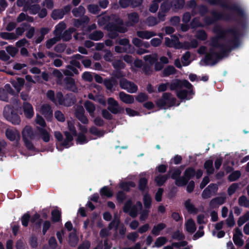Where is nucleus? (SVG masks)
<instances>
[{"mask_svg": "<svg viewBox=\"0 0 249 249\" xmlns=\"http://www.w3.org/2000/svg\"><path fill=\"white\" fill-rule=\"evenodd\" d=\"M30 219L31 215L29 212L24 213L21 217L22 225L24 227H27L28 226Z\"/></svg>", "mask_w": 249, "mask_h": 249, "instance_id": "obj_54", "label": "nucleus"}, {"mask_svg": "<svg viewBox=\"0 0 249 249\" xmlns=\"http://www.w3.org/2000/svg\"><path fill=\"white\" fill-rule=\"evenodd\" d=\"M5 135L7 138L12 142L18 140L20 138V133L17 130L7 129L5 131Z\"/></svg>", "mask_w": 249, "mask_h": 249, "instance_id": "obj_14", "label": "nucleus"}, {"mask_svg": "<svg viewBox=\"0 0 249 249\" xmlns=\"http://www.w3.org/2000/svg\"><path fill=\"white\" fill-rule=\"evenodd\" d=\"M85 11L84 7L80 5L77 8H73L72 10V13L74 17H79L84 14Z\"/></svg>", "mask_w": 249, "mask_h": 249, "instance_id": "obj_49", "label": "nucleus"}, {"mask_svg": "<svg viewBox=\"0 0 249 249\" xmlns=\"http://www.w3.org/2000/svg\"><path fill=\"white\" fill-rule=\"evenodd\" d=\"M172 238L178 241L183 240L185 238V236L182 231H180L179 230H177L172 234Z\"/></svg>", "mask_w": 249, "mask_h": 249, "instance_id": "obj_53", "label": "nucleus"}, {"mask_svg": "<svg viewBox=\"0 0 249 249\" xmlns=\"http://www.w3.org/2000/svg\"><path fill=\"white\" fill-rule=\"evenodd\" d=\"M66 28V24L63 21L59 22L55 27L54 32H55V35H57L58 34H61L63 31L65 30Z\"/></svg>", "mask_w": 249, "mask_h": 249, "instance_id": "obj_56", "label": "nucleus"}, {"mask_svg": "<svg viewBox=\"0 0 249 249\" xmlns=\"http://www.w3.org/2000/svg\"><path fill=\"white\" fill-rule=\"evenodd\" d=\"M176 71V69L173 66L169 65L163 70L162 71L163 76L168 77L170 75L174 74Z\"/></svg>", "mask_w": 249, "mask_h": 249, "instance_id": "obj_39", "label": "nucleus"}, {"mask_svg": "<svg viewBox=\"0 0 249 249\" xmlns=\"http://www.w3.org/2000/svg\"><path fill=\"white\" fill-rule=\"evenodd\" d=\"M210 13L212 15L211 17L206 16L203 18L204 22L208 26L212 25L221 20L230 21L233 19V17L231 14H224L215 10H212Z\"/></svg>", "mask_w": 249, "mask_h": 249, "instance_id": "obj_4", "label": "nucleus"}, {"mask_svg": "<svg viewBox=\"0 0 249 249\" xmlns=\"http://www.w3.org/2000/svg\"><path fill=\"white\" fill-rule=\"evenodd\" d=\"M135 99L138 102L143 103L148 99V96L144 92H140L135 97Z\"/></svg>", "mask_w": 249, "mask_h": 249, "instance_id": "obj_61", "label": "nucleus"}, {"mask_svg": "<svg viewBox=\"0 0 249 249\" xmlns=\"http://www.w3.org/2000/svg\"><path fill=\"white\" fill-rule=\"evenodd\" d=\"M166 227V224L163 223H159L153 227L151 231V233L155 236H158L160 234V231L165 229Z\"/></svg>", "mask_w": 249, "mask_h": 249, "instance_id": "obj_34", "label": "nucleus"}, {"mask_svg": "<svg viewBox=\"0 0 249 249\" xmlns=\"http://www.w3.org/2000/svg\"><path fill=\"white\" fill-rule=\"evenodd\" d=\"M89 21V17L87 16H85L79 19H74L73 21V25L76 28H79L84 24L88 23Z\"/></svg>", "mask_w": 249, "mask_h": 249, "instance_id": "obj_37", "label": "nucleus"}, {"mask_svg": "<svg viewBox=\"0 0 249 249\" xmlns=\"http://www.w3.org/2000/svg\"><path fill=\"white\" fill-rule=\"evenodd\" d=\"M43 223V219H40L37 220L35 223H32L31 227L32 228L33 231L36 232H41V225Z\"/></svg>", "mask_w": 249, "mask_h": 249, "instance_id": "obj_50", "label": "nucleus"}, {"mask_svg": "<svg viewBox=\"0 0 249 249\" xmlns=\"http://www.w3.org/2000/svg\"><path fill=\"white\" fill-rule=\"evenodd\" d=\"M22 139L26 147L29 150H34L35 147L30 140H34L36 134L32 127L26 125L22 131Z\"/></svg>", "mask_w": 249, "mask_h": 249, "instance_id": "obj_6", "label": "nucleus"}, {"mask_svg": "<svg viewBox=\"0 0 249 249\" xmlns=\"http://www.w3.org/2000/svg\"><path fill=\"white\" fill-rule=\"evenodd\" d=\"M51 221L53 223H55L61 221V211L55 209L51 212Z\"/></svg>", "mask_w": 249, "mask_h": 249, "instance_id": "obj_29", "label": "nucleus"}, {"mask_svg": "<svg viewBox=\"0 0 249 249\" xmlns=\"http://www.w3.org/2000/svg\"><path fill=\"white\" fill-rule=\"evenodd\" d=\"M171 96L172 94L170 92L163 93L161 97L156 101L157 106L161 109H165L166 107H170L175 106L177 99Z\"/></svg>", "mask_w": 249, "mask_h": 249, "instance_id": "obj_7", "label": "nucleus"}, {"mask_svg": "<svg viewBox=\"0 0 249 249\" xmlns=\"http://www.w3.org/2000/svg\"><path fill=\"white\" fill-rule=\"evenodd\" d=\"M29 243L32 249H36L38 246L37 237L34 235H32L29 238Z\"/></svg>", "mask_w": 249, "mask_h": 249, "instance_id": "obj_59", "label": "nucleus"}, {"mask_svg": "<svg viewBox=\"0 0 249 249\" xmlns=\"http://www.w3.org/2000/svg\"><path fill=\"white\" fill-rule=\"evenodd\" d=\"M126 194L123 191H119L116 194V198L120 204H123L126 198Z\"/></svg>", "mask_w": 249, "mask_h": 249, "instance_id": "obj_46", "label": "nucleus"}, {"mask_svg": "<svg viewBox=\"0 0 249 249\" xmlns=\"http://www.w3.org/2000/svg\"><path fill=\"white\" fill-rule=\"evenodd\" d=\"M100 194L103 198L105 197L110 198L113 196V192L112 190L109 189L108 186H105L101 188L100 190Z\"/></svg>", "mask_w": 249, "mask_h": 249, "instance_id": "obj_32", "label": "nucleus"}, {"mask_svg": "<svg viewBox=\"0 0 249 249\" xmlns=\"http://www.w3.org/2000/svg\"><path fill=\"white\" fill-rule=\"evenodd\" d=\"M41 112L47 121H51L52 120L53 117V111L50 105H43L41 107Z\"/></svg>", "mask_w": 249, "mask_h": 249, "instance_id": "obj_10", "label": "nucleus"}, {"mask_svg": "<svg viewBox=\"0 0 249 249\" xmlns=\"http://www.w3.org/2000/svg\"><path fill=\"white\" fill-rule=\"evenodd\" d=\"M241 173L240 171L236 170L232 172L229 176L228 179L230 181L232 182L236 181L240 178Z\"/></svg>", "mask_w": 249, "mask_h": 249, "instance_id": "obj_51", "label": "nucleus"}, {"mask_svg": "<svg viewBox=\"0 0 249 249\" xmlns=\"http://www.w3.org/2000/svg\"><path fill=\"white\" fill-rule=\"evenodd\" d=\"M37 129L39 132V135L43 141L45 142H48L50 140V135L47 130L42 127H37Z\"/></svg>", "mask_w": 249, "mask_h": 249, "instance_id": "obj_23", "label": "nucleus"}, {"mask_svg": "<svg viewBox=\"0 0 249 249\" xmlns=\"http://www.w3.org/2000/svg\"><path fill=\"white\" fill-rule=\"evenodd\" d=\"M142 205L141 201H138L136 204L132 206L129 214L132 218H135L138 215V211H142Z\"/></svg>", "mask_w": 249, "mask_h": 249, "instance_id": "obj_17", "label": "nucleus"}, {"mask_svg": "<svg viewBox=\"0 0 249 249\" xmlns=\"http://www.w3.org/2000/svg\"><path fill=\"white\" fill-rule=\"evenodd\" d=\"M167 242V239L165 237L160 236L157 238L155 245L152 246V248L157 247L160 248Z\"/></svg>", "mask_w": 249, "mask_h": 249, "instance_id": "obj_52", "label": "nucleus"}, {"mask_svg": "<svg viewBox=\"0 0 249 249\" xmlns=\"http://www.w3.org/2000/svg\"><path fill=\"white\" fill-rule=\"evenodd\" d=\"M119 98L124 103L131 104L134 102V98L133 95L126 94L124 91H121L119 93Z\"/></svg>", "mask_w": 249, "mask_h": 249, "instance_id": "obj_18", "label": "nucleus"}, {"mask_svg": "<svg viewBox=\"0 0 249 249\" xmlns=\"http://www.w3.org/2000/svg\"><path fill=\"white\" fill-rule=\"evenodd\" d=\"M190 27L192 29H195L198 27H202V24L200 23L199 18H194L190 23Z\"/></svg>", "mask_w": 249, "mask_h": 249, "instance_id": "obj_57", "label": "nucleus"}, {"mask_svg": "<svg viewBox=\"0 0 249 249\" xmlns=\"http://www.w3.org/2000/svg\"><path fill=\"white\" fill-rule=\"evenodd\" d=\"M143 196V203L144 208L146 209H149L151 207L152 204V198L149 193L142 194Z\"/></svg>", "mask_w": 249, "mask_h": 249, "instance_id": "obj_33", "label": "nucleus"}, {"mask_svg": "<svg viewBox=\"0 0 249 249\" xmlns=\"http://www.w3.org/2000/svg\"><path fill=\"white\" fill-rule=\"evenodd\" d=\"M189 181L185 178L184 176L180 177L175 180V184L178 187H182L186 186Z\"/></svg>", "mask_w": 249, "mask_h": 249, "instance_id": "obj_48", "label": "nucleus"}, {"mask_svg": "<svg viewBox=\"0 0 249 249\" xmlns=\"http://www.w3.org/2000/svg\"><path fill=\"white\" fill-rule=\"evenodd\" d=\"M22 107L25 116L28 119L32 118L34 115L32 105L28 102H25L23 103Z\"/></svg>", "mask_w": 249, "mask_h": 249, "instance_id": "obj_12", "label": "nucleus"}, {"mask_svg": "<svg viewBox=\"0 0 249 249\" xmlns=\"http://www.w3.org/2000/svg\"><path fill=\"white\" fill-rule=\"evenodd\" d=\"M196 175L195 169L193 167H189L186 169L184 172L183 176L189 181L193 178Z\"/></svg>", "mask_w": 249, "mask_h": 249, "instance_id": "obj_30", "label": "nucleus"}, {"mask_svg": "<svg viewBox=\"0 0 249 249\" xmlns=\"http://www.w3.org/2000/svg\"><path fill=\"white\" fill-rule=\"evenodd\" d=\"M196 9L197 11H198V13L202 17H205V15L209 12L208 8L204 4L198 5Z\"/></svg>", "mask_w": 249, "mask_h": 249, "instance_id": "obj_45", "label": "nucleus"}, {"mask_svg": "<svg viewBox=\"0 0 249 249\" xmlns=\"http://www.w3.org/2000/svg\"><path fill=\"white\" fill-rule=\"evenodd\" d=\"M219 39H222L221 38L218 37L216 35V37L213 38L212 39L211 45L212 47L214 48L219 49L220 48H223L226 46V44L219 42Z\"/></svg>", "mask_w": 249, "mask_h": 249, "instance_id": "obj_42", "label": "nucleus"}, {"mask_svg": "<svg viewBox=\"0 0 249 249\" xmlns=\"http://www.w3.org/2000/svg\"><path fill=\"white\" fill-rule=\"evenodd\" d=\"M76 102V99L72 94H67L65 95L64 104L63 106L65 107H71L74 105Z\"/></svg>", "mask_w": 249, "mask_h": 249, "instance_id": "obj_28", "label": "nucleus"}, {"mask_svg": "<svg viewBox=\"0 0 249 249\" xmlns=\"http://www.w3.org/2000/svg\"><path fill=\"white\" fill-rule=\"evenodd\" d=\"M219 49L221 50L219 52H215L213 48L209 49V53L206 54L203 59L205 65H209L210 61H211V65L212 66L215 65L223 57L227 56L232 50V48H231V46L229 44H226V46Z\"/></svg>", "mask_w": 249, "mask_h": 249, "instance_id": "obj_2", "label": "nucleus"}, {"mask_svg": "<svg viewBox=\"0 0 249 249\" xmlns=\"http://www.w3.org/2000/svg\"><path fill=\"white\" fill-rule=\"evenodd\" d=\"M184 206L188 212L190 214H196L198 213V209L195 205L191 203V199H188L184 203Z\"/></svg>", "mask_w": 249, "mask_h": 249, "instance_id": "obj_25", "label": "nucleus"}, {"mask_svg": "<svg viewBox=\"0 0 249 249\" xmlns=\"http://www.w3.org/2000/svg\"><path fill=\"white\" fill-rule=\"evenodd\" d=\"M128 19L131 26H134L139 21V16L137 12H132L128 14Z\"/></svg>", "mask_w": 249, "mask_h": 249, "instance_id": "obj_31", "label": "nucleus"}, {"mask_svg": "<svg viewBox=\"0 0 249 249\" xmlns=\"http://www.w3.org/2000/svg\"><path fill=\"white\" fill-rule=\"evenodd\" d=\"M172 4V9L175 12L182 9L185 4L184 0H170Z\"/></svg>", "mask_w": 249, "mask_h": 249, "instance_id": "obj_21", "label": "nucleus"}, {"mask_svg": "<svg viewBox=\"0 0 249 249\" xmlns=\"http://www.w3.org/2000/svg\"><path fill=\"white\" fill-rule=\"evenodd\" d=\"M172 37V42L174 45V48L176 49H180L183 48V45L179 41L178 36L176 35L171 36Z\"/></svg>", "mask_w": 249, "mask_h": 249, "instance_id": "obj_47", "label": "nucleus"}, {"mask_svg": "<svg viewBox=\"0 0 249 249\" xmlns=\"http://www.w3.org/2000/svg\"><path fill=\"white\" fill-rule=\"evenodd\" d=\"M21 108L20 107L14 108L13 106L7 105L3 109V116L7 121L11 122L12 124L15 125L18 124L21 120L20 116L18 114V112Z\"/></svg>", "mask_w": 249, "mask_h": 249, "instance_id": "obj_5", "label": "nucleus"}, {"mask_svg": "<svg viewBox=\"0 0 249 249\" xmlns=\"http://www.w3.org/2000/svg\"><path fill=\"white\" fill-rule=\"evenodd\" d=\"M137 35L140 38L149 39L156 36V34L154 32L149 31H139L137 32Z\"/></svg>", "mask_w": 249, "mask_h": 249, "instance_id": "obj_22", "label": "nucleus"}, {"mask_svg": "<svg viewBox=\"0 0 249 249\" xmlns=\"http://www.w3.org/2000/svg\"><path fill=\"white\" fill-rule=\"evenodd\" d=\"M119 84L122 89H125L130 93H136L138 89V86L134 82L128 81L126 78L121 79Z\"/></svg>", "mask_w": 249, "mask_h": 249, "instance_id": "obj_9", "label": "nucleus"}, {"mask_svg": "<svg viewBox=\"0 0 249 249\" xmlns=\"http://www.w3.org/2000/svg\"><path fill=\"white\" fill-rule=\"evenodd\" d=\"M181 174V171L180 168L174 167L173 169V172L170 176V178L174 180H176L178 178L180 177Z\"/></svg>", "mask_w": 249, "mask_h": 249, "instance_id": "obj_64", "label": "nucleus"}, {"mask_svg": "<svg viewBox=\"0 0 249 249\" xmlns=\"http://www.w3.org/2000/svg\"><path fill=\"white\" fill-rule=\"evenodd\" d=\"M64 134L66 138L61 143V145L66 148H68L73 145V143L72 142L73 140V136L67 131H64Z\"/></svg>", "mask_w": 249, "mask_h": 249, "instance_id": "obj_15", "label": "nucleus"}, {"mask_svg": "<svg viewBox=\"0 0 249 249\" xmlns=\"http://www.w3.org/2000/svg\"><path fill=\"white\" fill-rule=\"evenodd\" d=\"M148 179L145 177L141 178L138 181V189L142 193H149V187Z\"/></svg>", "mask_w": 249, "mask_h": 249, "instance_id": "obj_11", "label": "nucleus"}, {"mask_svg": "<svg viewBox=\"0 0 249 249\" xmlns=\"http://www.w3.org/2000/svg\"><path fill=\"white\" fill-rule=\"evenodd\" d=\"M77 138L76 139V142L77 143L83 144L88 142V140H87L85 134L79 133L78 134H77Z\"/></svg>", "mask_w": 249, "mask_h": 249, "instance_id": "obj_63", "label": "nucleus"}, {"mask_svg": "<svg viewBox=\"0 0 249 249\" xmlns=\"http://www.w3.org/2000/svg\"><path fill=\"white\" fill-rule=\"evenodd\" d=\"M84 107L87 111L89 113L90 116L93 117L94 116V113L95 110V106L94 104L91 101L87 100L85 102Z\"/></svg>", "mask_w": 249, "mask_h": 249, "instance_id": "obj_27", "label": "nucleus"}, {"mask_svg": "<svg viewBox=\"0 0 249 249\" xmlns=\"http://www.w3.org/2000/svg\"><path fill=\"white\" fill-rule=\"evenodd\" d=\"M213 32L222 40H227V44L231 46L232 50L238 48L240 45L239 31L234 27L223 28L221 26H215L213 29Z\"/></svg>", "mask_w": 249, "mask_h": 249, "instance_id": "obj_1", "label": "nucleus"}, {"mask_svg": "<svg viewBox=\"0 0 249 249\" xmlns=\"http://www.w3.org/2000/svg\"><path fill=\"white\" fill-rule=\"evenodd\" d=\"M76 29L73 27H70L65 30L61 36V38L64 41H69L72 38V34L75 32Z\"/></svg>", "mask_w": 249, "mask_h": 249, "instance_id": "obj_24", "label": "nucleus"}, {"mask_svg": "<svg viewBox=\"0 0 249 249\" xmlns=\"http://www.w3.org/2000/svg\"><path fill=\"white\" fill-rule=\"evenodd\" d=\"M89 132L92 135L97 136L99 137H102L104 135V132L103 131H100L97 127L94 126H91L89 128Z\"/></svg>", "mask_w": 249, "mask_h": 249, "instance_id": "obj_62", "label": "nucleus"}, {"mask_svg": "<svg viewBox=\"0 0 249 249\" xmlns=\"http://www.w3.org/2000/svg\"><path fill=\"white\" fill-rule=\"evenodd\" d=\"M136 187V184L132 181H122L119 184V187L124 192H129L130 187L134 188Z\"/></svg>", "mask_w": 249, "mask_h": 249, "instance_id": "obj_19", "label": "nucleus"}, {"mask_svg": "<svg viewBox=\"0 0 249 249\" xmlns=\"http://www.w3.org/2000/svg\"><path fill=\"white\" fill-rule=\"evenodd\" d=\"M64 16V13L60 9L53 10L51 14V17L54 20L62 19Z\"/></svg>", "mask_w": 249, "mask_h": 249, "instance_id": "obj_40", "label": "nucleus"}, {"mask_svg": "<svg viewBox=\"0 0 249 249\" xmlns=\"http://www.w3.org/2000/svg\"><path fill=\"white\" fill-rule=\"evenodd\" d=\"M238 204L240 206L249 208V200L245 196L242 195L239 197Z\"/></svg>", "mask_w": 249, "mask_h": 249, "instance_id": "obj_55", "label": "nucleus"}, {"mask_svg": "<svg viewBox=\"0 0 249 249\" xmlns=\"http://www.w3.org/2000/svg\"><path fill=\"white\" fill-rule=\"evenodd\" d=\"M118 84L116 78L112 77L110 79H105L104 80V84L107 89L112 90L114 86H116Z\"/></svg>", "mask_w": 249, "mask_h": 249, "instance_id": "obj_26", "label": "nucleus"}, {"mask_svg": "<svg viewBox=\"0 0 249 249\" xmlns=\"http://www.w3.org/2000/svg\"><path fill=\"white\" fill-rule=\"evenodd\" d=\"M116 21L117 23L108 22L105 26V29L108 32V37L112 39L118 37L119 33H124L127 31L126 28L122 26L124 21L122 19L118 18Z\"/></svg>", "mask_w": 249, "mask_h": 249, "instance_id": "obj_3", "label": "nucleus"}, {"mask_svg": "<svg viewBox=\"0 0 249 249\" xmlns=\"http://www.w3.org/2000/svg\"><path fill=\"white\" fill-rule=\"evenodd\" d=\"M204 167L206 170L207 173L210 175L213 174L214 171L213 167V161L212 160H208L205 161Z\"/></svg>", "mask_w": 249, "mask_h": 249, "instance_id": "obj_36", "label": "nucleus"}, {"mask_svg": "<svg viewBox=\"0 0 249 249\" xmlns=\"http://www.w3.org/2000/svg\"><path fill=\"white\" fill-rule=\"evenodd\" d=\"M171 171H169L168 174L163 175H159L156 177L155 181L158 186L160 187L162 186L167 180L170 178L169 174Z\"/></svg>", "mask_w": 249, "mask_h": 249, "instance_id": "obj_20", "label": "nucleus"}, {"mask_svg": "<svg viewBox=\"0 0 249 249\" xmlns=\"http://www.w3.org/2000/svg\"><path fill=\"white\" fill-rule=\"evenodd\" d=\"M1 38L6 40H16L18 36L14 33L1 32L0 33Z\"/></svg>", "mask_w": 249, "mask_h": 249, "instance_id": "obj_43", "label": "nucleus"}, {"mask_svg": "<svg viewBox=\"0 0 249 249\" xmlns=\"http://www.w3.org/2000/svg\"><path fill=\"white\" fill-rule=\"evenodd\" d=\"M171 90L178 91L179 89L185 87L187 89H193V86L187 80H180L175 79L169 83Z\"/></svg>", "mask_w": 249, "mask_h": 249, "instance_id": "obj_8", "label": "nucleus"}, {"mask_svg": "<svg viewBox=\"0 0 249 249\" xmlns=\"http://www.w3.org/2000/svg\"><path fill=\"white\" fill-rule=\"evenodd\" d=\"M186 230L187 232L193 233L196 231V226L194 221L192 219H189L185 225Z\"/></svg>", "mask_w": 249, "mask_h": 249, "instance_id": "obj_35", "label": "nucleus"}, {"mask_svg": "<svg viewBox=\"0 0 249 249\" xmlns=\"http://www.w3.org/2000/svg\"><path fill=\"white\" fill-rule=\"evenodd\" d=\"M88 9L90 13L94 15L98 14L100 11V9L99 6L94 4H91L89 5L88 6Z\"/></svg>", "mask_w": 249, "mask_h": 249, "instance_id": "obj_60", "label": "nucleus"}, {"mask_svg": "<svg viewBox=\"0 0 249 249\" xmlns=\"http://www.w3.org/2000/svg\"><path fill=\"white\" fill-rule=\"evenodd\" d=\"M170 0H165L160 4V10L163 13H168L172 9V4H171Z\"/></svg>", "mask_w": 249, "mask_h": 249, "instance_id": "obj_38", "label": "nucleus"}, {"mask_svg": "<svg viewBox=\"0 0 249 249\" xmlns=\"http://www.w3.org/2000/svg\"><path fill=\"white\" fill-rule=\"evenodd\" d=\"M69 244L71 247H75L78 242V238L75 233L71 232L69 234Z\"/></svg>", "mask_w": 249, "mask_h": 249, "instance_id": "obj_44", "label": "nucleus"}, {"mask_svg": "<svg viewBox=\"0 0 249 249\" xmlns=\"http://www.w3.org/2000/svg\"><path fill=\"white\" fill-rule=\"evenodd\" d=\"M75 117L83 124H86L89 123V120L85 115V110L83 107H81L76 110Z\"/></svg>", "mask_w": 249, "mask_h": 249, "instance_id": "obj_16", "label": "nucleus"}, {"mask_svg": "<svg viewBox=\"0 0 249 249\" xmlns=\"http://www.w3.org/2000/svg\"><path fill=\"white\" fill-rule=\"evenodd\" d=\"M104 36V34L101 31H95L89 35L91 40L98 41L101 40Z\"/></svg>", "mask_w": 249, "mask_h": 249, "instance_id": "obj_41", "label": "nucleus"}, {"mask_svg": "<svg viewBox=\"0 0 249 249\" xmlns=\"http://www.w3.org/2000/svg\"><path fill=\"white\" fill-rule=\"evenodd\" d=\"M112 66L116 70H121L124 68L125 65L121 60H116L112 62Z\"/></svg>", "mask_w": 249, "mask_h": 249, "instance_id": "obj_58", "label": "nucleus"}, {"mask_svg": "<svg viewBox=\"0 0 249 249\" xmlns=\"http://www.w3.org/2000/svg\"><path fill=\"white\" fill-rule=\"evenodd\" d=\"M189 90L186 89L179 90L176 92V95L178 98L181 100H189L191 98V97L188 96L192 94H194L193 89H188Z\"/></svg>", "mask_w": 249, "mask_h": 249, "instance_id": "obj_13", "label": "nucleus"}]
</instances>
